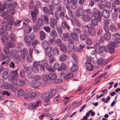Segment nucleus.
Here are the masks:
<instances>
[{
	"mask_svg": "<svg viewBox=\"0 0 120 120\" xmlns=\"http://www.w3.org/2000/svg\"><path fill=\"white\" fill-rule=\"evenodd\" d=\"M56 92V90H52L50 92H46L41 95V97L45 99V102H47L49 100L50 98H52L53 95Z\"/></svg>",
	"mask_w": 120,
	"mask_h": 120,
	"instance_id": "1",
	"label": "nucleus"
},
{
	"mask_svg": "<svg viewBox=\"0 0 120 120\" xmlns=\"http://www.w3.org/2000/svg\"><path fill=\"white\" fill-rule=\"evenodd\" d=\"M8 23L6 21H3L2 23L1 26L5 29L9 30L11 28L12 25L14 24V21L13 19L11 18H9Z\"/></svg>",
	"mask_w": 120,
	"mask_h": 120,
	"instance_id": "2",
	"label": "nucleus"
},
{
	"mask_svg": "<svg viewBox=\"0 0 120 120\" xmlns=\"http://www.w3.org/2000/svg\"><path fill=\"white\" fill-rule=\"evenodd\" d=\"M6 5L5 4H3L1 8H0V13L2 14V16L4 18L6 19V18L8 19L11 18V17L10 16H8V14L9 12V8H5Z\"/></svg>",
	"mask_w": 120,
	"mask_h": 120,
	"instance_id": "3",
	"label": "nucleus"
},
{
	"mask_svg": "<svg viewBox=\"0 0 120 120\" xmlns=\"http://www.w3.org/2000/svg\"><path fill=\"white\" fill-rule=\"evenodd\" d=\"M18 70V69L15 71H12L10 73L9 79L10 82H14L17 79L18 76V74L17 73Z\"/></svg>",
	"mask_w": 120,
	"mask_h": 120,
	"instance_id": "4",
	"label": "nucleus"
},
{
	"mask_svg": "<svg viewBox=\"0 0 120 120\" xmlns=\"http://www.w3.org/2000/svg\"><path fill=\"white\" fill-rule=\"evenodd\" d=\"M82 7L78 8L76 10L75 16L77 18L82 16L84 14V10L82 9Z\"/></svg>",
	"mask_w": 120,
	"mask_h": 120,
	"instance_id": "5",
	"label": "nucleus"
},
{
	"mask_svg": "<svg viewBox=\"0 0 120 120\" xmlns=\"http://www.w3.org/2000/svg\"><path fill=\"white\" fill-rule=\"evenodd\" d=\"M38 11V9L37 8H36L31 12V15L33 19V22H35L37 19V15Z\"/></svg>",
	"mask_w": 120,
	"mask_h": 120,
	"instance_id": "6",
	"label": "nucleus"
},
{
	"mask_svg": "<svg viewBox=\"0 0 120 120\" xmlns=\"http://www.w3.org/2000/svg\"><path fill=\"white\" fill-rule=\"evenodd\" d=\"M40 61H35L33 62V66L34 68V70L35 72L38 73V68L40 65Z\"/></svg>",
	"mask_w": 120,
	"mask_h": 120,
	"instance_id": "7",
	"label": "nucleus"
},
{
	"mask_svg": "<svg viewBox=\"0 0 120 120\" xmlns=\"http://www.w3.org/2000/svg\"><path fill=\"white\" fill-rule=\"evenodd\" d=\"M83 34H81L80 36L81 40H84L88 38V33L87 31L84 30L83 32Z\"/></svg>",
	"mask_w": 120,
	"mask_h": 120,
	"instance_id": "8",
	"label": "nucleus"
},
{
	"mask_svg": "<svg viewBox=\"0 0 120 120\" xmlns=\"http://www.w3.org/2000/svg\"><path fill=\"white\" fill-rule=\"evenodd\" d=\"M41 103L40 101H38L36 102L35 104L34 103H31L30 105V106L29 108V109H36L37 107H38L39 105Z\"/></svg>",
	"mask_w": 120,
	"mask_h": 120,
	"instance_id": "9",
	"label": "nucleus"
},
{
	"mask_svg": "<svg viewBox=\"0 0 120 120\" xmlns=\"http://www.w3.org/2000/svg\"><path fill=\"white\" fill-rule=\"evenodd\" d=\"M51 50L52 51V47H51L50 46H48L46 48L45 50V54L46 56L49 55V58H51L52 56V55L50 54Z\"/></svg>",
	"mask_w": 120,
	"mask_h": 120,
	"instance_id": "10",
	"label": "nucleus"
},
{
	"mask_svg": "<svg viewBox=\"0 0 120 120\" xmlns=\"http://www.w3.org/2000/svg\"><path fill=\"white\" fill-rule=\"evenodd\" d=\"M88 34L92 36H95L96 33V31L94 27H91L90 29H88Z\"/></svg>",
	"mask_w": 120,
	"mask_h": 120,
	"instance_id": "11",
	"label": "nucleus"
},
{
	"mask_svg": "<svg viewBox=\"0 0 120 120\" xmlns=\"http://www.w3.org/2000/svg\"><path fill=\"white\" fill-rule=\"evenodd\" d=\"M4 29L2 27L0 29V35H3V37H5L6 38H7L8 35L7 32L6 31L4 30Z\"/></svg>",
	"mask_w": 120,
	"mask_h": 120,
	"instance_id": "12",
	"label": "nucleus"
},
{
	"mask_svg": "<svg viewBox=\"0 0 120 120\" xmlns=\"http://www.w3.org/2000/svg\"><path fill=\"white\" fill-rule=\"evenodd\" d=\"M82 20L85 22H88L91 19L90 15L88 14H84L82 15Z\"/></svg>",
	"mask_w": 120,
	"mask_h": 120,
	"instance_id": "13",
	"label": "nucleus"
},
{
	"mask_svg": "<svg viewBox=\"0 0 120 120\" xmlns=\"http://www.w3.org/2000/svg\"><path fill=\"white\" fill-rule=\"evenodd\" d=\"M32 87L34 88H38L41 85L40 82L39 81H32L31 83Z\"/></svg>",
	"mask_w": 120,
	"mask_h": 120,
	"instance_id": "14",
	"label": "nucleus"
},
{
	"mask_svg": "<svg viewBox=\"0 0 120 120\" xmlns=\"http://www.w3.org/2000/svg\"><path fill=\"white\" fill-rule=\"evenodd\" d=\"M57 21L55 18H52L51 19L50 24L52 28L54 27V26L57 25Z\"/></svg>",
	"mask_w": 120,
	"mask_h": 120,
	"instance_id": "15",
	"label": "nucleus"
},
{
	"mask_svg": "<svg viewBox=\"0 0 120 120\" xmlns=\"http://www.w3.org/2000/svg\"><path fill=\"white\" fill-rule=\"evenodd\" d=\"M102 15L103 17L105 18H107L109 17L110 13L108 10H103L102 13Z\"/></svg>",
	"mask_w": 120,
	"mask_h": 120,
	"instance_id": "16",
	"label": "nucleus"
},
{
	"mask_svg": "<svg viewBox=\"0 0 120 120\" xmlns=\"http://www.w3.org/2000/svg\"><path fill=\"white\" fill-rule=\"evenodd\" d=\"M16 83L17 85L18 86H22L25 84V81L22 79H18L16 80Z\"/></svg>",
	"mask_w": 120,
	"mask_h": 120,
	"instance_id": "17",
	"label": "nucleus"
},
{
	"mask_svg": "<svg viewBox=\"0 0 120 120\" xmlns=\"http://www.w3.org/2000/svg\"><path fill=\"white\" fill-rule=\"evenodd\" d=\"M70 37L73 40L76 41H77L79 40L78 35L75 33H72L70 34Z\"/></svg>",
	"mask_w": 120,
	"mask_h": 120,
	"instance_id": "18",
	"label": "nucleus"
},
{
	"mask_svg": "<svg viewBox=\"0 0 120 120\" xmlns=\"http://www.w3.org/2000/svg\"><path fill=\"white\" fill-rule=\"evenodd\" d=\"M115 39L114 41L116 42L120 43V35L118 33L115 34L114 36Z\"/></svg>",
	"mask_w": 120,
	"mask_h": 120,
	"instance_id": "19",
	"label": "nucleus"
},
{
	"mask_svg": "<svg viewBox=\"0 0 120 120\" xmlns=\"http://www.w3.org/2000/svg\"><path fill=\"white\" fill-rule=\"evenodd\" d=\"M30 53L27 56V59L29 62H31L32 61V52H33L32 49L30 48Z\"/></svg>",
	"mask_w": 120,
	"mask_h": 120,
	"instance_id": "20",
	"label": "nucleus"
},
{
	"mask_svg": "<svg viewBox=\"0 0 120 120\" xmlns=\"http://www.w3.org/2000/svg\"><path fill=\"white\" fill-rule=\"evenodd\" d=\"M52 52L53 56H57L59 55V51L56 47H52Z\"/></svg>",
	"mask_w": 120,
	"mask_h": 120,
	"instance_id": "21",
	"label": "nucleus"
},
{
	"mask_svg": "<svg viewBox=\"0 0 120 120\" xmlns=\"http://www.w3.org/2000/svg\"><path fill=\"white\" fill-rule=\"evenodd\" d=\"M21 53L22 58V59H24L27 53V50L25 49H23L21 50Z\"/></svg>",
	"mask_w": 120,
	"mask_h": 120,
	"instance_id": "22",
	"label": "nucleus"
},
{
	"mask_svg": "<svg viewBox=\"0 0 120 120\" xmlns=\"http://www.w3.org/2000/svg\"><path fill=\"white\" fill-rule=\"evenodd\" d=\"M53 68L54 70L57 69L58 71H61L62 70V68L60 64L58 63H56L54 66Z\"/></svg>",
	"mask_w": 120,
	"mask_h": 120,
	"instance_id": "23",
	"label": "nucleus"
},
{
	"mask_svg": "<svg viewBox=\"0 0 120 120\" xmlns=\"http://www.w3.org/2000/svg\"><path fill=\"white\" fill-rule=\"evenodd\" d=\"M85 65L88 70L91 71L93 70V67L91 63H85Z\"/></svg>",
	"mask_w": 120,
	"mask_h": 120,
	"instance_id": "24",
	"label": "nucleus"
},
{
	"mask_svg": "<svg viewBox=\"0 0 120 120\" xmlns=\"http://www.w3.org/2000/svg\"><path fill=\"white\" fill-rule=\"evenodd\" d=\"M74 76L73 73H69L65 75L63 77L65 80H67L71 78Z\"/></svg>",
	"mask_w": 120,
	"mask_h": 120,
	"instance_id": "25",
	"label": "nucleus"
},
{
	"mask_svg": "<svg viewBox=\"0 0 120 120\" xmlns=\"http://www.w3.org/2000/svg\"><path fill=\"white\" fill-rule=\"evenodd\" d=\"M17 54L16 51L14 50H12L9 52V54L8 55L9 56H11L13 57L16 56Z\"/></svg>",
	"mask_w": 120,
	"mask_h": 120,
	"instance_id": "26",
	"label": "nucleus"
},
{
	"mask_svg": "<svg viewBox=\"0 0 120 120\" xmlns=\"http://www.w3.org/2000/svg\"><path fill=\"white\" fill-rule=\"evenodd\" d=\"M59 47H60V49L61 51L64 53H68L69 52V51L67 50L64 44H63Z\"/></svg>",
	"mask_w": 120,
	"mask_h": 120,
	"instance_id": "27",
	"label": "nucleus"
},
{
	"mask_svg": "<svg viewBox=\"0 0 120 120\" xmlns=\"http://www.w3.org/2000/svg\"><path fill=\"white\" fill-rule=\"evenodd\" d=\"M40 39L41 40H43L46 36L45 33L42 31H41L39 32Z\"/></svg>",
	"mask_w": 120,
	"mask_h": 120,
	"instance_id": "28",
	"label": "nucleus"
},
{
	"mask_svg": "<svg viewBox=\"0 0 120 120\" xmlns=\"http://www.w3.org/2000/svg\"><path fill=\"white\" fill-rule=\"evenodd\" d=\"M111 36L110 33L109 32H107L104 34V38L106 40H109L111 38Z\"/></svg>",
	"mask_w": 120,
	"mask_h": 120,
	"instance_id": "29",
	"label": "nucleus"
},
{
	"mask_svg": "<svg viewBox=\"0 0 120 120\" xmlns=\"http://www.w3.org/2000/svg\"><path fill=\"white\" fill-rule=\"evenodd\" d=\"M97 63L98 65L103 66L105 65V63H104V59L101 58H100L97 60Z\"/></svg>",
	"mask_w": 120,
	"mask_h": 120,
	"instance_id": "30",
	"label": "nucleus"
},
{
	"mask_svg": "<svg viewBox=\"0 0 120 120\" xmlns=\"http://www.w3.org/2000/svg\"><path fill=\"white\" fill-rule=\"evenodd\" d=\"M68 46L70 48L71 47V45L74 43V41L72 39L70 38L67 39Z\"/></svg>",
	"mask_w": 120,
	"mask_h": 120,
	"instance_id": "31",
	"label": "nucleus"
},
{
	"mask_svg": "<svg viewBox=\"0 0 120 120\" xmlns=\"http://www.w3.org/2000/svg\"><path fill=\"white\" fill-rule=\"evenodd\" d=\"M94 16L95 18V19L98 21H100L101 20L102 17L101 12L96 14Z\"/></svg>",
	"mask_w": 120,
	"mask_h": 120,
	"instance_id": "32",
	"label": "nucleus"
},
{
	"mask_svg": "<svg viewBox=\"0 0 120 120\" xmlns=\"http://www.w3.org/2000/svg\"><path fill=\"white\" fill-rule=\"evenodd\" d=\"M21 58L19 55H17L15 57L14 60L16 64H18L20 62Z\"/></svg>",
	"mask_w": 120,
	"mask_h": 120,
	"instance_id": "33",
	"label": "nucleus"
},
{
	"mask_svg": "<svg viewBox=\"0 0 120 120\" xmlns=\"http://www.w3.org/2000/svg\"><path fill=\"white\" fill-rule=\"evenodd\" d=\"M50 35L52 37L54 38H56L58 35L56 31L54 30H52Z\"/></svg>",
	"mask_w": 120,
	"mask_h": 120,
	"instance_id": "34",
	"label": "nucleus"
},
{
	"mask_svg": "<svg viewBox=\"0 0 120 120\" xmlns=\"http://www.w3.org/2000/svg\"><path fill=\"white\" fill-rule=\"evenodd\" d=\"M99 51L100 53H102L104 51L105 52H107L108 50L104 46H102L99 48Z\"/></svg>",
	"mask_w": 120,
	"mask_h": 120,
	"instance_id": "35",
	"label": "nucleus"
},
{
	"mask_svg": "<svg viewBox=\"0 0 120 120\" xmlns=\"http://www.w3.org/2000/svg\"><path fill=\"white\" fill-rule=\"evenodd\" d=\"M55 43L57 46L59 47L63 44L62 40L60 38H58L56 40Z\"/></svg>",
	"mask_w": 120,
	"mask_h": 120,
	"instance_id": "36",
	"label": "nucleus"
},
{
	"mask_svg": "<svg viewBox=\"0 0 120 120\" xmlns=\"http://www.w3.org/2000/svg\"><path fill=\"white\" fill-rule=\"evenodd\" d=\"M48 42L45 40L42 43V45L44 49L46 48L47 47H48Z\"/></svg>",
	"mask_w": 120,
	"mask_h": 120,
	"instance_id": "37",
	"label": "nucleus"
},
{
	"mask_svg": "<svg viewBox=\"0 0 120 120\" xmlns=\"http://www.w3.org/2000/svg\"><path fill=\"white\" fill-rule=\"evenodd\" d=\"M43 79L45 81L46 83L48 82L49 81V75L46 74L43 75L42 77Z\"/></svg>",
	"mask_w": 120,
	"mask_h": 120,
	"instance_id": "38",
	"label": "nucleus"
},
{
	"mask_svg": "<svg viewBox=\"0 0 120 120\" xmlns=\"http://www.w3.org/2000/svg\"><path fill=\"white\" fill-rule=\"evenodd\" d=\"M32 29L31 27L27 26L25 28L24 32L26 33H29L31 32Z\"/></svg>",
	"mask_w": 120,
	"mask_h": 120,
	"instance_id": "39",
	"label": "nucleus"
},
{
	"mask_svg": "<svg viewBox=\"0 0 120 120\" xmlns=\"http://www.w3.org/2000/svg\"><path fill=\"white\" fill-rule=\"evenodd\" d=\"M78 68L76 64L73 65L71 69V71L73 72H75L77 70Z\"/></svg>",
	"mask_w": 120,
	"mask_h": 120,
	"instance_id": "40",
	"label": "nucleus"
},
{
	"mask_svg": "<svg viewBox=\"0 0 120 120\" xmlns=\"http://www.w3.org/2000/svg\"><path fill=\"white\" fill-rule=\"evenodd\" d=\"M43 22V20L41 18H39L37 20V24L38 26H42Z\"/></svg>",
	"mask_w": 120,
	"mask_h": 120,
	"instance_id": "41",
	"label": "nucleus"
},
{
	"mask_svg": "<svg viewBox=\"0 0 120 120\" xmlns=\"http://www.w3.org/2000/svg\"><path fill=\"white\" fill-rule=\"evenodd\" d=\"M7 45L10 48H13L15 47V44L13 42L10 41L8 43Z\"/></svg>",
	"mask_w": 120,
	"mask_h": 120,
	"instance_id": "42",
	"label": "nucleus"
},
{
	"mask_svg": "<svg viewBox=\"0 0 120 120\" xmlns=\"http://www.w3.org/2000/svg\"><path fill=\"white\" fill-rule=\"evenodd\" d=\"M42 10L44 13L47 14H49L50 13L49 9L46 6L44 7H43Z\"/></svg>",
	"mask_w": 120,
	"mask_h": 120,
	"instance_id": "43",
	"label": "nucleus"
},
{
	"mask_svg": "<svg viewBox=\"0 0 120 120\" xmlns=\"http://www.w3.org/2000/svg\"><path fill=\"white\" fill-rule=\"evenodd\" d=\"M91 22L93 25L95 26H97L98 25V20L96 19H92Z\"/></svg>",
	"mask_w": 120,
	"mask_h": 120,
	"instance_id": "44",
	"label": "nucleus"
},
{
	"mask_svg": "<svg viewBox=\"0 0 120 120\" xmlns=\"http://www.w3.org/2000/svg\"><path fill=\"white\" fill-rule=\"evenodd\" d=\"M92 12L94 15V16L101 11H100L97 8H94L93 9Z\"/></svg>",
	"mask_w": 120,
	"mask_h": 120,
	"instance_id": "45",
	"label": "nucleus"
},
{
	"mask_svg": "<svg viewBox=\"0 0 120 120\" xmlns=\"http://www.w3.org/2000/svg\"><path fill=\"white\" fill-rule=\"evenodd\" d=\"M24 91L22 89H19L17 91V94L19 96H22L24 94Z\"/></svg>",
	"mask_w": 120,
	"mask_h": 120,
	"instance_id": "46",
	"label": "nucleus"
},
{
	"mask_svg": "<svg viewBox=\"0 0 120 120\" xmlns=\"http://www.w3.org/2000/svg\"><path fill=\"white\" fill-rule=\"evenodd\" d=\"M2 76L4 79H6L8 77V73L7 71H4L3 73Z\"/></svg>",
	"mask_w": 120,
	"mask_h": 120,
	"instance_id": "47",
	"label": "nucleus"
},
{
	"mask_svg": "<svg viewBox=\"0 0 120 120\" xmlns=\"http://www.w3.org/2000/svg\"><path fill=\"white\" fill-rule=\"evenodd\" d=\"M33 78L35 80V81H39L41 79V76L39 75H35L33 76Z\"/></svg>",
	"mask_w": 120,
	"mask_h": 120,
	"instance_id": "48",
	"label": "nucleus"
},
{
	"mask_svg": "<svg viewBox=\"0 0 120 120\" xmlns=\"http://www.w3.org/2000/svg\"><path fill=\"white\" fill-rule=\"evenodd\" d=\"M49 78L52 79H55L56 78V75L53 73H50L49 75Z\"/></svg>",
	"mask_w": 120,
	"mask_h": 120,
	"instance_id": "49",
	"label": "nucleus"
},
{
	"mask_svg": "<svg viewBox=\"0 0 120 120\" xmlns=\"http://www.w3.org/2000/svg\"><path fill=\"white\" fill-rule=\"evenodd\" d=\"M4 52L8 56L9 53V49L7 46H6L4 48Z\"/></svg>",
	"mask_w": 120,
	"mask_h": 120,
	"instance_id": "50",
	"label": "nucleus"
},
{
	"mask_svg": "<svg viewBox=\"0 0 120 120\" xmlns=\"http://www.w3.org/2000/svg\"><path fill=\"white\" fill-rule=\"evenodd\" d=\"M60 60L62 62L64 61L66 58V56L65 54H63L60 56L59 57Z\"/></svg>",
	"mask_w": 120,
	"mask_h": 120,
	"instance_id": "51",
	"label": "nucleus"
},
{
	"mask_svg": "<svg viewBox=\"0 0 120 120\" xmlns=\"http://www.w3.org/2000/svg\"><path fill=\"white\" fill-rule=\"evenodd\" d=\"M22 20H17L15 22H14V24H13L15 25V26L18 27L20 25L21 22Z\"/></svg>",
	"mask_w": 120,
	"mask_h": 120,
	"instance_id": "52",
	"label": "nucleus"
},
{
	"mask_svg": "<svg viewBox=\"0 0 120 120\" xmlns=\"http://www.w3.org/2000/svg\"><path fill=\"white\" fill-rule=\"evenodd\" d=\"M56 30L59 34L61 35L62 33V30L61 28L60 27L57 26L56 27Z\"/></svg>",
	"mask_w": 120,
	"mask_h": 120,
	"instance_id": "53",
	"label": "nucleus"
},
{
	"mask_svg": "<svg viewBox=\"0 0 120 120\" xmlns=\"http://www.w3.org/2000/svg\"><path fill=\"white\" fill-rule=\"evenodd\" d=\"M75 23L76 25L79 27H80L81 24L80 21L77 19H74Z\"/></svg>",
	"mask_w": 120,
	"mask_h": 120,
	"instance_id": "54",
	"label": "nucleus"
},
{
	"mask_svg": "<svg viewBox=\"0 0 120 120\" xmlns=\"http://www.w3.org/2000/svg\"><path fill=\"white\" fill-rule=\"evenodd\" d=\"M24 40L25 42L28 44L31 43V41L30 40L28 36H25L24 37Z\"/></svg>",
	"mask_w": 120,
	"mask_h": 120,
	"instance_id": "55",
	"label": "nucleus"
},
{
	"mask_svg": "<svg viewBox=\"0 0 120 120\" xmlns=\"http://www.w3.org/2000/svg\"><path fill=\"white\" fill-rule=\"evenodd\" d=\"M4 87L5 89L7 90L10 88V85L8 83L5 82L4 84Z\"/></svg>",
	"mask_w": 120,
	"mask_h": 120,
	"instance_id": "56",
	"label": "nucleus"
},
{
	"mask_svg": "<svg viewBox=\"0 0 120 120\" xmlns=\"http://www.w3.org/2000/svg\"><path fill=\"white\" fill-rule=\"evenodd\" d=\"M110 29L112 32H115L116 31V28L114 25H111L110 26Z\"/></svg>",
	"mask_w": 120,
	"mask_h": 120,
	"instance_id": "57",
	"label": "nucleus"
},
{
	"mask_svg": "<svg viewBox=\"0 0 120 120\" xmlns=\"http://www.w3.org/2000/svg\"><path fill=\"white\" fill-rule=\"evenodd\" d=\"M39 43L40 42L39 41L37 40H35L33 42L32 45L33 46H35L37 45L38 44H39Z\"/></svg>",
	"mask_w": 120,
	"mask_h": 120,
	"instance_id": "58",
	"label": "nucleus"
},
{
	"mask_svg": "<svg viewBox=\"0 0 120 120\" xmlns=\"http://www.w3.org/2000/svg\"><path fill=\"white\" fill-rule=\"evenodd\" d=\"M10 37L11 39L13 41H15V34L11 33L10 34Z\"/></svg>",
	"mask_w": 120,
	"mask_h": 120,
	"instance_id": "59",
	"label": "nucleus"
},
{
	"mask_svg": "<svg viewBox=\"0 0 120 120\" xmlns=\"http://www.w3.org/2000/svg\"><path fill=\"white\" fill-rule=\"evenodd\" d=\"M73 31L75 32L77 34H80L81 32V31L79 28H75L73 30Z\"/></svg>",
	"mask_w": 120,
	"mask_h": 120,
	"instance_id": "60",
	"label": "nucleus"
},
{
	"mask_svg": "<svg viewBox=\"0 0 120 120\" xmlns=\"http://www.w3.org/2000/svg\"><path fill=\"white\" fill-rule=\"evenodd\" d=\"M19 75L20 77L22 78H24L25 77V73L23 70L22 69L20 71Z\"/></svg>",
	"mask_w": 120,
	"mask_h": 120,
	"instance_id": "61",
	"label": "nucleus"
},
{
	"mask_svg": "<svg viewBox=\"0 0 120 120\" xmlns=\"http://www.w3.org/2000/svg\"><path fill=\"white\" fill-rule=\"evenodd\" d=\"M118 43L116 42L115 41H111L110 43L112 47H116L118 45L117 43Z\"/></svg>",
	"mask_w": 120,
	"mask_h": 120,
	"instance_id": "62",
	"label": "nucleus"
},
{
	"mask_svg": "<svg viewBox=\"0 0 120 120\" xmlns=\"http://www.w3.org/2000/svg\"><path fill=\"white\" fill-rule=\"evenodd\" d=\"M59 16L61 19H64L65 17L64 13L63 12H61Z\"/></svg>",
	"mask_w": 120,
	"mask_h": 120,
	"instance_id": "63",
	"label": "nucleus"
},
{
	"mask_svg": "<svg viewBox=\"0 0 120 120\" xmlns=\"http://www.w3.org/2000/svg\"><path fill=\"white\" fill-rule=\"evenodd\" d=\"M48 63L47 61L46 60H45L42 62L41 64L45 67H47V66Z\"/></svg>",
	"mask_w": 120,
	"mask_h": 120,
	"instance_id": "64",
	"label": "nucleus"
}]
</instances>
